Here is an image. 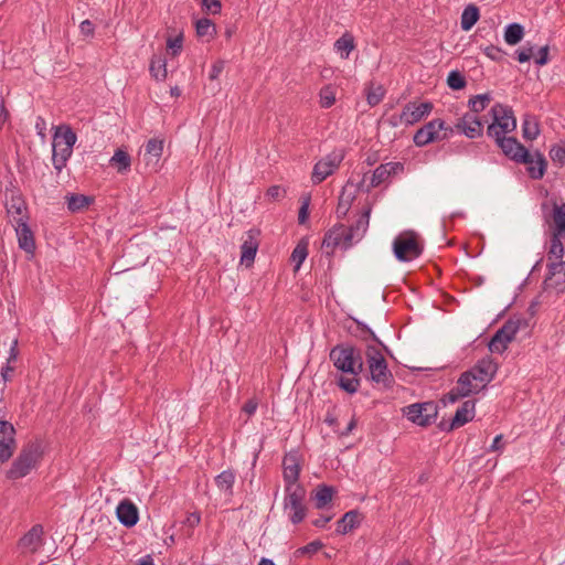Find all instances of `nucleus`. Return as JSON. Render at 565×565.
<instances>
[{
	"instance_id": "39",
	"label": "nucleus",
	"mask_w": 565,
	"mask_h": 565,
	"mask_svg": "<svg viewBox=\"0 0 565 565\" xmlns=\"http://www.w3.org/2000/svg\"><path fill=\"white\" fill-rule=\"evenodd\" d=\"M457 385L466 397L471 394H478L481 391L477 387L475 380L468 374L467 371L459 376Z\"/></svg>"
},
{
	"instance_id": "40",
	"label": "nucleus",
	"mask_w": 565,
	"mask_h": 565,
	"mask_svg": "<svg viewBox=\"0 0 565 565\" xmlns=\"http://www.w3.org/2000/svg\"><path fill=\"white\" fill-rule=\"evenodd\" d=\"M110 164L116 167L118 172H125L130 168V156L126 151L117 149L110 159Z\"/></svg>"
},
{
	"instance_id": "61",
	"label": "nucleus",
	"mask_w": 565,
	"mask_h": 565,
	"mask_svg": "<svg viewBox=\"0 0 565 565\" xmlns=\"http://www.w3.org/2000/svg\"><path fill=\"white\" fill-rule=\"evenodd\" d=\"M223 70H224V61L218 60V61L214 62L211 67V72L209 74V78L211 81L216 79L220 76V74L223 72Z\"/></svg>"
},
{
	"instance_id": "63",
	"label": "nucleus",
	"mask_w": 565,
	"mask_h": 565,
	"mask_svg": "<svg viewBox=\"0 0 565 565\" xmlns=\"http://www.w3.org/2000/svg\"><path fill=\"white\" fill-rule=\"evenodd\" d=\"M547 62H548V46L545 45L539 50L537 57L535 58V63L537 65L543 66V65L547 64Z\"/></svg>"
},
{
	"instance_id": "30",
	"label": "nucleus",
	"mask_w": 565,
	"mask_h": 565,
	"mask_svg": "<svg viewBox=\"0 0 565 565\" xmlns=\"http://www.w3.org/2000/svg\"><path fill=\"white\" fill-rule=\"evenodd\" d=\"M235 472L232 469H227L218 473L214 481L218 490L227 493L228 495L233 494V486L235 483Z\"/></svg>"
},
{
	"instance_id": "8",
	"label": "nucleus",
	"mask_w": 565,
	"mask_h": 565,
	"mask_svg": "<svg viewBox=\"0 0 565 565\" xmlns=\"http://www.w3.org/2000/svg\"><path fill=\"white\" fill-rule=\"evenodd\" d=\"M402 414L413 424L427 427L438 415V405L435 402L413 403L402 408Z\"/></svg>"
},
{
	"instance_id": "56",
	"label": "nucleus",
	"mask_w": 565,
	"mask_h": 565,
	"mask_svg": "<svg viewBox=\"0 0 565 565\" xmlns=\"http://www.w3.org/2000/svg\"><path fill=\"white\" fill-rule=\"evenodd\" d=\"M486 56H488L492 61H501L503 56V51L501 47L495 46L493 44L487 45L484 49H482Z\"/></svg>"
},
{
	"instance_id": "2",
	"label": "nucleus",
	"mask_w": 565,
	"mask_h": 565,
	"mask_svg": "<svg viewBox=\"0 0 565 565\" xmlns=\"http://www.w3.org/2000/svg\"><path fill=\"white\" fill-rule=\"evenodd\" d=\"M370 380L383 388L393 387L395 380L388 369L387 362L381 350L375 344H367L365 350Z\"/></svg>"
},
{
	"instance_id": "31",
	"label": "nucleus",
	"mask_w": 565,
	"mask_h": 565,
	"mask_svg": "<svg viewBox=\"0 0 565 565\" xmlns=\"http://www.w3.org/2000/svg\"><path fill=\"white\" fill-rule=\"evenodd\" d=\"M333 493L334 489L332 487L326 484L318 486L312 493L316 508L323 509L326 505H328L332 500Z\"/></svg>"
},
{
	"instance_id": "29",
	"label": "nucleus",
	"mask_w": 565,
	"mask_h": 565,
	"mask_svg": "<svg viewBox=\"0 0 565 565\" xmlns=\"http://www.w3.org/2000/svg\"><path fill=\"white\" fill-rule=\"evenodd\" d=\"M333 47L341 58H349L351 52L355 49L354 36L350 32L343 33L334 42Z\"/></svg>"
},
{
	"instance_id": "53",
	"label": "nucleus",
	"mask_w": 565,
	"mask_h": 565,
	"mask_svg": "<svg viewBox=\"0 0 565 565\" xmlns=\"http://www.w3.org/2000/svg\"><path fill=\"white\" fill-rule=\"evenodd\" d=\"M15 449V443L11 444L6 440H0V463L8 461Z\"/></svg>"
},
{
	"instance_id": "37",
	"label": "nucleus",
	"mask_w": 565,
	"mask_h": 565,
	"mask_svg": "<svg viewBox=\"0 0 565 565\" xmlns=\"http://www.w3.org/2000/svg\"><path fill=\"white\" fill-rule=\"evenodd\" d=\"M93 199L83 194H70L66 196L67 209L71 212H78L87 207Z\"/></svg>"
},
{
	"instance_id": "26",
	"label": "nucleus",
	"mask_w": 565,
	"mask_h": 565,
	"mask_svg": "<svg viewBox=\"0 0 565 565\" xmlns=\"http://www.w3.org/2000/svg\"><path fill=\"white\" fill-rule=\"evenodd\" d=\"M527 327L529 322L525 319L514 317L505 321L497 333H499L505 342L510 343L520 329Z\"/></svg>"
},
{
	"instance_id": "10",
	"label": "nucleus",
	"mask_w": 565,
	"mask_h": 565,
	"mask_svg": "<svg viewBox=\"0 0 565 565\" xmlns=\"http://www.w3.org/2000/svg\"><path fill=\"white\" fill-rule=\"evenodd\" d=\"M393 252L399 262H409L419 257L423 253V246L414 232H404L393 242Z\"/></svg>"
},
{
	"instance_id": "32",
	"label": "nucleus",
	"mask_w": 565,
	"mask_h": 565,
	"mask_svg": "<svg viewBox=\"0 0 565 565\" xmlns=\"http://www.w3.org/2000/svg\"><path fill=\"white\" fill-rule=\"evenodd\" d=\"M151 76L157 81H164L167 77V60L162 55H154L149 67Z\"/></svg>"
},
{
	"instance_id": "23",
	"label": "nucleus",
	"mask_w": 565,
	"mask_h": 565,
	"mask_svg": "<svg viewBox=\"0 0 565 565\" xmlns=\"http://www.w3.org/2000/svg\"><path fill=\"white\" fill-rule=\"evenodd\" d=\"M118 521L126 527H132L139 520L138 508L129 499L119 502L116 509Z\"/></svg>"
},
{
	"instance_id": "12",
	"label": "nucleus",
	"mask_w": 565,
	"mask_h": 565,
	"mask_svg": "<svg viewBox=\"0 0 565 565\" xmlns=\"http://www.w3.org/2000/svg\"><path fill=\"white\" fill-rule=\"evenodd\" d=\"M344 159L343 150H334L319 160L312 170L311 180L313 184H319L331 175Z\"/></svg>"
},
{
	"instance_id": "25",
	"label": "nucleus",
	"mask_w": 565,
	"mask_h": 565,
	"mask_svg": "<svg viewBox=\"0 0 565 565\" xmlns=\"http://www.w3.org/2000/svg\"><path fill=\"white\" fill-rule=\"evenodd\" d=\"M524 163L527 166V173L532 179L541 180L544 177L547 161L541 152L530 153L527 162Z\"/></svg>"
},
{
	"instance_id": "38",
	"label": "nucleus",
	"mask_w": 565,
	"mask_h": 565,
	"mask_svg": "<svg viewBox=\"0 0 565 565\" xmlns=\"http://www.w3.org/2000/svg\"><path fill=\"white\" fill-rule=\"evenodd\" d=\"M524 35V29L519 23H511L504 30V41L509 45L518 44Z\"/></svg>"
},
{
	"instance_id": "54",
	"label": "nucleus",
	"mask_w": 565,
	"mask_h": 565,
	"mask_svg": "<svg viewBox=\"0 0 565 565\" xmlns=\"http://www.w3.org/2000/svg\"><path fill=\"white\" fill-rule=\"evenodd\" d=\"M550 157L553 162L563 166L565 163V147L555 145L550 150Z\"/></svg>"
},
{
	"instance_id": "11",
	"label": "nucleus",
	"mask_w": 565,
	"mask_h": 565,
	"mask_svg": "<svg viewBox=\"0 0 565 565\" xmlns=\"http://www.w3.org/2000/svg\"><path fill=\"white\" fill-rule=\"evenodd\" d=\"M541 209L544 221L550 224L551 235L564 237L565 242V203L553 201L550 206L548 202H543Z\"/></svg>"
},
{
	"instance_id": "4",
	"label": "nucleus",
	"mask_w": 565,
	"mask_h": 565,
	"mask_svg": "<svg viewBox=\"0 0 565 565\" xmlns=\"http://www.w3.org/2000/svg\"><path fill=\"white\" fill-rule=\"evenodd\" d=\"M330 360L334 367L343 373L359 375L364 363L359 349L350 344H338L330 351Z\"/></svg>"
},
{
	"instance_id": "51",
	"label": "nucleus",
	"mask_w": 565,
	"mask_h": 565,
	"mask_svg": "<svg viewBox=\"0 0 565 565\" xmlns=\"http://www.w3.org/2000/svg\"><path fill=\"white\" fill-rule=\"evenodd\" d=\"M508 342L499 333H494L491 338L488 348L492 353H503L508 348Z\"/></svg>"
},
{
	"instance_id": "48",
	"label": "nucleus",
	"mask_w": 565,
	"mask_h": 565,
	"mask_svg": "<svg viewBox=\"0 0 565 565\" xmlns=\"http://www.w3.org/2000/svg\"><path fill=\"white\" fill-rule=\"evenodd\" d=\"M320 105L322 108H330L335 103V94L331 86H324L319 93Z\"/></svg>"
},
{
	"instance_id": "64",
	"label": "nucleus",
	"mask_w": 565,
	"mask_h": 565,
	"mask_svg": "<svg viewBox=\"0 0 565 565\" xmlns=\"http://www.w3.org/2000/svg\"><path fill=\"white\" fill-rule=\"evenodd\" d=\"M202 6L211 13H217L221 10V2L218 0H203Z\"/></svg>"
},
{
	"instance_id": "15",
	"label": "nucleus",
	"mask_w": 565,
	"mask_h": 565,
	"mask_svg": "<svg viewBox=\"0 0 565 565\" xmlns=\"http://www.w3.org/2000/svg\"><path fill=\"white\" fill-rule=\"evenodd\" d=\"M545 291L561 294L565 290V262H553L548 265V274L543 282Z\"/></svg>"
},
{
	"instance_id": "50",
	"label": "nucleus",
	"mask_w": 565,
	"mask_h": 565,
	"mask_svg": "<svg viewBox=\"0 0 565 565\" xmlns=\"http://www.w3.org/2000/svg\"><path fill=\"white\" fill-rule=\"evenodd\" d=\"M339 386L350 393V394H353L355 393L358 390H359V386H360V380L358 377H344V376H341L339 379Z\"/></svg>"
},
{
	"instance_id": "47",
	"label": "nucleus",
	"mask_w": 565,
	"mask_h": 565,
	"mask_svg": "<svg viewBox=\"0 0 565 565\" xmlns=\"http://www.w3.org/2000/svg\"><path fill=\"white\" fill-rule=\"evenodd\" d=\"M146 154H149L156 159H159L163 151V140L152 138L148 140L145 147Z\"/></svg>"
},
{
	"instance_id": "34",
	"label": "nucleus",
	"mask_w": 565,
	"mask_h": 565,
	"mask_svg": "<svg viewBox=\"0 0 565 565\" xmlns=\"http://www.w3.org/2000/svg\"><path fill=\"white\" fill-rule=\"evenodd\" d=\"M523 138L534 140L540 134V126L534 116L525 115L522 120Z\"/></svg>"
},
{
	"instance_id": "36",
	"label": "nucleus",
	"mask_w": 565,
	"mask_h": 565,
	"mask_svg": "<svg viewBox=\"0 0 565 565\" xmlns=\"http://www.w3.org/2000/svg\"><path fill=\"white\" fill-rule=\"evenodd\" d=\"M43 534V527L41 525H34L22 539L21 544L25 547H30L35 551L41 542Z\"/></svg>"
},
{
	"instance_id": "5",
	"label": "nucleus",
	"mask_w": 565,
	"mask_h": 565,
	"mask_svg": "<svg viewBox=\"0 0 565 565\" xmlns=\"http://www.w3.org/2000/svg\"><path fill=\"white\" fill-rule=\"evenodd\" d=\"M42 456V443L40 440L29 443L12 462L7 472V478L15 480L25 477L38 465Z\"/></svg>"
},
{
	"instance_id": "60",
	"label": "nucleus",
	"mask_w": 565,
	"mask_h": 565,
	"mask_svg": "<svg viewBox=\"0 0 565 565\" xmlns=\"http://www.w3.org/2000/svg\"><path fill=\"white\" fill-rule=\"evenodd\" d=\"M201 522V514L199 512H191L188 514L186 519L184 520V525H186L190 529H194L198 526Z\"/></svg>"
},
{
	"instance_id": "19",
	"label": "nucleus",
	"mask_w": 565,
	"mask_h": 565,
	"mask_svg": "<svg viewBox=\"0 0 565 565\" xmlns=\"http://www.w3.org/2000/svg\"><path fill=\"white\" fill-rule=\"evenodd\" d=\"M455 128L470 139L482 136L483 124L481 119L471 113L465 114L455 125Z\"/></svg>"
},
{
	"instance_id": "13",
	"label": "nucleus",
	"mask_w": 565,
	"mask_h": 565,
	"mask_svg": "<svg viewBox=\"0 0 565 565\" xmlns=\"http://www.w3.org/2000/svg\"><path fill=\"white\" fill-rule=\"evenodd\" d=\"M497 371V363L491 358H483L467 372L475 380L477 387L482 391L493 380Z\"/></svg>"
},
{
	"instance_id": "35",
	"label": "nucleus",
	"mask_w": 565,
	"mask_h": 565,
	"mask_svg": "<svg viewBox=\"0 0 565 565\" xmlns=\"http://www.w3.org/2000/svg\"><path fill=\"white\" fill-rule=\"evenodd\" d=\"M492 100V96L490 93L479 94L472 96L468 100V107L470 108L473 115L483 111Z\"/></svg>"
},
{
	"instance_id": "44",
	"label": "nucleus",
	"mask_w": 565,
	"mask_h": 565,
	"mask_svg": "<svg viewBox=\"0 0 565 565\" xmlns=\"http://www.w3.org/2000/svg\"><path fill=\"white\" fill-rule=\"evenodd\" d=\"M17 345H18V341L14 339L10 347V354H9V358L7 359V365H4L1 369V377L4 382H7L11 379V373L14 371V369L12 366H10V363L14 362L18 358Z\"/></svg>"
},
{
	"instance_id": "62",
	"label": "nucleus",
	"mask_w": 565,
	"mask_h": 565,
	"mask_svg": "<svg viewBox=\"0 0 565 565\" xmlns=\"http://www.w3.org/2000/svg\"><path fill=\"white\" fill-rule=\"evenodd\" d=\"M79 30L83 35L93 36L95 26L90 20H84L79 24Z\"/></svg>"
},
{
	"instance_id": "6",
	"label": "nucleus",
	"mask_w": 565,
	"mask_h": 565,
	"mask_svg": "<svg viewBox=\"0 0 565 565\" xmlns=\"http://www.w3.org/2000/svg\"><path fill=\"white\" fill-rule=\"evenodd\" d=\"M490 114L493 121L487 129L489 137L499 138L516 128V119L510 106L497 103L491 107Z\"/></svg>"
},
{
	"instance_id": "20",
	"label": "nucleus",
	"mask_w": 565,
	"mask_h": 565,
	"mask_svg": "<svg viewBox=\"0 0 565 565\" xmlns=\"http://www.w3.org/2000/svg\"><path fill=\"white\" fill-rule=\"evenodd\" d=\"M475 406L476 404L473 401L463 402L462 405L456 411L455 416L448 426H446L444 423L439 424L440 429L450 431L472 420L475 417Z\"/></svg>"
},
{
	"instance_id": "21",
	"label": "nucleus",
	"mask_w": 565,
	"mask_h": 565,
	"mask_svg": "<svg viewBox=\"0 0 565 565\" xmlns=\"http://www.w3.org/2000/svg\"><path fill=\"white\" fill-rule=\"evenodd\" d=\"M433 107L434 106L430 102H424L419 105L408 103L403 108L402 119L406 121V126L414 125L428 116L431 113Z\"/></svg>"
},
{
	"instance_id": "59",
	"label": "nucleus",
	"mask_w": 565,
	"mask_h": 565,
	"mask_svg": "<svg viewBox=\"0 0 565 565\" xmlns=\"http://www.w3.org/2000/svg\"><path fill=\"white\" fill-rule=\"evenodd\" d=\"M383 96H384V93H383L382 88L379 87L377 89L370 92L367 94V103L371 106H375L382 100Z\"/></svg>"
},
{
	"instance_id": "9",
	"label": "nucleus",
	"mask_w": 565,
	"mask_h": 565,
	"mask_svg": "<svg viewBox=\"0 0 565 565\" xmlns=\"http://www.w3.org/2000/svg\"><path fill=\"white\" fill-rule=\"evenodd\" d=\"M454 129L446 127L443 119H433L419 128L414 135V143L424 147L430 142L448 139Z\"/></svg>"
},
{
	"instance_id": "57",
	"label": "nucleus",
	"mask_w": 565,
	"mask_h": 565,
	"mask_svg": "<svg viewBox=\"0 0 565 565\" xmlns=\"http://www.w3.org/2000/svg\"><path fill=\"white\" fill-rule=\"evenodd\" d=\"M182 36L178 35L175 38H169L167 40V46L168 49L172 50V55H177L182 50Z\"/></svg>"
},
{
	"instance_id": "17",
	"label": "nucleus",
	"mask_w": 565,
	"mask_h": 565,
	"mask_svg": "<svg viewBox=\"0 0 565 565\" xmlns=\"http://www.w3.org/2000/svg\"><path fill=\"white\" fill-rule=\"evenodd\" d=\"M404 171V164L402 162H387L380 164L372 174L371 183L364 190L369 192L371 188H376L383 182L387 181L391 177L402 173Z\"/></svg>"
},
{
	"instance_id": "41",
	"label": "nucleus",
	"mask_w": 565,
	"mask_h": 565,
	"mask_svg": "<svg viewBox=\"0 0 565 565\" xmlns=\"http://www.w3.org/2000/svg\"><path fill=\"white\" fill-rule=\"evenodd\" d=\"M354 322L356 323V333L354 334L356 338L361 339L362 341H369L372 340L379 345H382L384 349L386 347L383 344V342L376 337V334L362 321H359L354 319Z\"/></svg>"
},
{
	"instance_id": "14",
	"label": "nucleus",
	"mask_w": 565,
	"mask_h": 565,
	"mask_svg": "<svg viewBox=\"0 0 565 565\" xmlns=\"http://www.w3.org/2000/svg\"><path fill=\"white\" fill-rule=\"evenodd\" d=\"M503 151V153L515 162H527L530 157L529 150L520 143L514 137L500 136L493 138Z\"/></svg>"
},
{
	"instance_id": "16",
	"label": "nucleus",
	"mask_w": 565,
	"mask_h": 565,
	"mask_svg": "<svg viewBox=\"0 0 565 565\" xmlns=\"http://www.w3.org/2000/svg\"><path fill=\"white\" fill-rule=\"evenodd\" d=\"M259 235L260 232L256 228H250L247 231L243 237V243L241 246L242 255H241V264L249 267L253 265L255 260L256 253L259 246Z\"/></svg>"
},
{
	"instance_id": "42",
	"label": "nucleus",
	"mask_w": 565,
	"mask_h": 565,
	"mask_svg": "<svg viewBox=\"0 0 565 565\" xmlns=\"http://www.w3.org/2000/svg\"><path fill=\"white\" fill-rule=\"evenodd\" d=\"M550 248L547 256L550 259H562L564 256V237L551 235Z\"/></svg>"
},
{
	"instance_id": "18",
	"label": "nucleus",
	"mask_w": 565,
	"mask_h": 565,
	"mask_svg": "<svg viewBox=\"0 0 565 565\" xmlns=\"http://www.w3.org/2000/svg\"><path fill=\"white\" fill-rule=\"evenodd\" d=\"M363 183L364 179L358 184L348 181L347 184L343 186L341 194L339 196V202L335 211L338 218H343L347 216L348 212L350 211L351 204L354 201L358 191L362 189Z\"/></svg>"
},
{
	"instance_id": "1",
	"label": "nucleus",
	"mask_w": 565,
	"mask_h": 565,
	"mask_svg": "<svg viewBox=\"0 0 565 565\" xmlns=\"http://www.w3.org/2000/svg\"><path fill=\"white\" fill-rule=\"evenodd\" d=\"M371 206H367L356 222L351 226L335 224L323 237L322 248L328 256H331L334 248L340 246L344 249L350 248L354 242L362 239L367 231L370 223Z\"/></svg>"
},
{
	"instance_id": "43",
	"label": "nucleus",
	"mask_w": 565,
	"mask_h": 565,
	"mask_svg": "<svg viewBox=\"0 0 565 565\" xmlns=\"http://www.w3.org/2000/svg\"><path fill=\"white\" fill-rule=\"evenodd\" d=\"M308 256V244L300 241L291 253V262L295 263V270H298Z\"/></svg>"
},
{
	"instance_id": "3",
	"label": "nucleus",
	"mask_w": 565,
	"mask_h": 565,
	"mask_svg": "<svg viewBox=\"0 0 565 565\" xmlns=\"http://www.w3.org/2000/svg\"><path fill=\"white\" fill-rule=\"evenodd\" d=\"M77 140L76 134L68 126L56 129L52 141V162L57 172L66 166L73 153V147Z\"/></svg>"
},
{
	"instance_id": "58",
	"label": "nucleus",
	"mask_w": 565,
	"mask_h": 565,
	"mask_svg": "<svg viewBox=\"0 0 565 565\" xmlns=\"http://www.w3.org/2000/svg\"><path fill=\"white\" fill-rule=\"evenodd\" d=\"M309 203H310V198H306L303 199L302 201V204L299 209V213H298V222L299 224H305L308 220V216H309Z\"/></svg>"
},
{
	"instance_id": "45",
	"label": "nucleus",
	"mask_w": 565,
	"mask_h": 565,
	"mask_svg": "<svg viewBox=\"0 0 565 565\" xmlns=\"http://www.w3.org/2000/svg\"><path fill=\"white\" fill-rule=\"evenodd\" d=\"M195 30H196V34L201 38L209 36L212 39L216 33L214 23L210 19H206V18H203V19H200L196 21Z\"/></svg>"
},
{
	"instance_id": "27",
	"label": "nucleus",
	"mask_w": 565,
	"mask_h": 565,
	"mask_svg": "<svg viewBox=\"0 0 565 565\" xmlns=\"http://www.w3.org/2000/svg\"><path fill=\"white\" fill-rule=\"evenodd\" d=\"M362 521L361 513L358 510L348 511L337 523L335 532L347 534L360 525Z\"/></svg>"
},
{
	"instance_id": "33",
	"label": "nucleus",
	"mask_w": 565,
	"mask_h": 565,
	"mask_svg": "<svg viewBox=\"0 0 565 565\" xmlns=\"http://www.w3.org/2000/svg\"><path fill=\"white\" fill-rule=\"evenodd\" d=\"M479 17V9L475 4L467 6L461 14V29L469 31L478 22Z\"/></svg>"
},
{
	"instance_id": "55",
	"label": "nucleus",
	"mask_w": 565,
	"mask_h": 565,
	"mask_svg": "<svg viewBox=\"0 0 565 565\" xmlns=\"http://www.w3.org/2000/svg\"><path fill=\"white\" fill-rule=\"evenodd\" d=\"M466 397L462 392L460 391L459 386L456 384L455 387H452L441 399V402L446 404H454L460 398Z\"/></svg>"
},
{
	"instance_id": "7",
	"label": "nucleus",
	"mask_w": 565,
	"mask_h": 565,
	"mask_svg": "<svg viewBox=\"0 0 565 565\" xmlns=\"http://www.w3.org/2000/svg\"><path fill=\"white\" fill-rule=\"evenodd\" d=\"M306 490L302 486H285L284 510L292 524H299L307 515Z\"/></svg>"
},
{
	"instance_id": "46",
	"label": "nucleus",
	"mask_w": 565,
	"mask_h": 565,
	"mask_svg": "<svg viewBox=\"0 0 565 565\" xmlns=\"http://www.w3.org/2000/svg\"><path fill=\"white\" fill-rule=\"evenodd\" d=\"M447 84L451 89L459 90L466 87L467 82L459 71H451L448 74Z\"/></svg>"
},
{
	"instance_id": "52",
	"label": "nucleus",
	"mask_w": 565,
	"mask_h": 565,
	"mask_svg": "<svg viewBox=\"0 0 565 565\" xmlns=\"http://www.w3.org/2000/svg\"><path fill=\"white\" fill-rule=\"evenodd\" d=\"M323 547V543L319 540L312 541L296 551V556L312 555Z\"/></svg>"
},
{
	"instance_id": "24",
	"label": "nucleus",
	"mask_w": 565,
	"mask_h": 565,
	"mask_svg": "<svg viewBox=\"0 0 565 565\" xmlns=\"http://www.w3.org/2000/svg\"><path fill=\"white\" fill-rule=\"evenodd\" d=\"M285 486H300L298 483L300 465L296 452L285 455L282 459Z\"/></svg>"
},
{
	"instance_id": "49",
	"label": "nucleus",
	"mask_w": 565,
	"mask_h": 565,
	"mask_svg": "<svg viewBox=\"0 0 565 565\" xmlns=\"http://www.w3.org/2000/svg\"><path fill=\"white\" fill-rule=\"evenodd\" d=\"M15 429L13 425L7 420H0V440H6L14 444Z\"/></svg>"
},
{
	"instance_id": "22",
	"label": "nucleus",
	"mask_w": 565,
	"mask_h": 565,
	"mask_svg": "<svg viewBox=\"0 0 565 565\" xmlns=\"http://www.w3.org/2000/svg\"><path fill=\"white\" fill-rule=\"evenodd\" d=\"M26 218L28 217H19L18 223L15 224V233L19 247L25 253L33 255L35 250V241L34 235L26 223Z\"/></svg>"
},
{
	"instance_id": "28",
	"label": "nucleus",
	"mask_w": 565,
	"mask_h": 565,
	"mask_svg": "<svg viewBox=\"0 0 565 565\" xmlns=\"http://www.w3.org/2000/svg\"><path fill=\"white\" fill-rule=\"evenodd\" d=\"M6 207L14 224L18 223L19 217H25L26 204L20 194L13 192Z\"/></svg>"
}]
</instances>
